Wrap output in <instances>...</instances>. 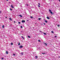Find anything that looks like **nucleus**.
<instances>
[{
  "label": "nucleus",
  "instance_id": "obj_3",
  "mask_svg": "<svg viewBox=\"0 0 60 60\" xmlns=\"http://www.w3.org/2000/svg\"><path fill=\"white\" fill-rule=\"evenodd\" d=\"M19 48H23V46L22 45H21L20 46H19Z\"/></svg>",
  "mask_w": 60,
  "mask_h": 60
},
{
  "label": "nucleus",
  "instance_id": "obj_44",
  "mask_svg": "<svg viewBox=\"0 0 60 60\" xmlns=\"http://www.w3.org/2000/svg\"><path fill=\"white\" fill-rule=\"evenodd\" d=\"M6 18H7V17H6Z\"/></svg>",
  "mask_w": 60,
  "mask_h": 60
},
{
  "label": "nucleus",
  "instance_id": "obj_39",
  "mask_svg": "<svg viewBox=\"0 0 60 60\" xmlns=\"http://www.w3.org/2000/svg\"><path fill=\"white\" fill-rule=\"evenodd\" d=\"M44 25H45V23H44Z\"/></svg>",
  "mask_w": 60,
  "mask_h": 60
},
{
  "label": "nucleus",
  "instance_id": "obj_32",
  "mask_svg": "<svg viewBox=\"0 0 60 60\" xmlns=\"http://www.w3.org/2000/svg\"><path fill=\"white\" fill-rule=\"evenodd\" d=\"M10 10L11 11H12V9H11V8L10 9Z\"/></svg>",
  "mask_w": 60,
  "mask_h": 60
},
{
  "label": "nucleus",
  "instance_id": "obj_7",
  "mask_svg": "<svg viewBox=\"0 0 60 60\" xmlns=\"http://www.w3.org/2000/svg\"><path fill=\"white\" fill-rule=\"evenodd\" d=\"M44 44H45V45H47V44L46 43L44 42Z\"/></svg>",
  "mask_w": 60,
  "mask_h": 60
},
{
  "label": "nucleus",
  "instance_id": "obj_42",
  "mask_svg": "<svg viewBox=\"0 0 60 60\" xmlns=\"http://www.w3.org/2000/svg\"><path fill=\"white\" fill-rule=\"evenodd\" d=\"M39 49H41V48H39Z\"/></svg>",
  "mask_w": 60,
  "mask_h": 60
},
{
  "label": "nucleus",
  "instance_id": "obj_19",
  "mask_svg": "<svg viewBox=\"0 0 60 60\" xmlns=\"http://www.w3.org/2000/svg\"><path fill=\"white\" fill-rule=\"evenodd\" d=\"M57 26H58V27H59V26H60V25H57Z\"/></svg>",
  "mask_w": 60,
  "mask_h": 60
},
{
  "label": "nucleus",
  "instance_id": "obj_37",
  "mask_svg": "<svg viewBox=\"0 0 60 60\" xmlns=\"http://www.w3.org/2000/svg\"><path fill=\"white\" fill-rule=\"evenodd\" d=\"M59 0V1L60 2V0Z\"/></svg>",
  "mask_w": 60,
  "mask_h": 60
},
{
  "label": "nucleus",
  "instance_id": "obj_16",
  "mask_svg": "<svg viewBox=\"0 0 60 60\" xmlns=\"http://www.w3.org/2000/svg\"><path fill=\"white\" fill-rule=\"evenodd\" d=\"M9 19H10V20H11L12 19H11V18H9Z\"/></svg>",
  "mask_w": 60,
  "mask_h": 60
},
{
  "label": "nucleus",
  "instance_id": "obj_17",
  "mask_svg": "<svg viewBox=\"0 0 60 60\" xmlns=\"http://www.w3.org/2000/svg\"><path fill=\"white\" fill-rule=\"evenodd\" d=\"M21 37L22 38V39H24V38H23V36H22Z\"/></svg>",
  "mask_w": 60,
  "mask_h": 60
},
{
  "label": "nucleus",
  "instance_id": "obj_31",
  "mask_svg": "<svg viewBox=\"0 0 60 60\" xmlns=\"http://www.w3.org/2000/svg\"><path fill=\"white\" fill-rule=\"evenodd\" d=\"M16 23V22L15 21H14V23Z\"/></svg>",
  "mask_w": 60,
  "mask_h": 60
},
{
  "label": "nucleus",
  "instance_id": "obj_13",
  "mask_svg": "<svg viewBox=\"0 0 60 60\" xmlns=\"http://www.w3.org/2000/svg\"><path fill=\"white\" fill-rule=\"evenodd\" d=\"M41 18H38V19L39 20H41Z\"/></svg>",
  "mask_w": 60,
  "mask_h": 60
},
{
  "label": "nucleus",
  "instance_id": "obj_24",
  "mask_svg": "<svg viewBox=\"0 0 60 60\" xmlns=\"http://www.w3.org/2000/svg\"><path fill=\"white\" fill-rule=\"evenodd\" d=\"M38 4H39V5H41L40 4V3H38Z\"/></svg>",
  "mask_w": 60,
  "mask_h": 60
},
{
  "label": "nucleus",
  "instance_id": "obj_22",
  "mask_svg": "<svg viewBox=\"0 0 60 60\" xmlns=\"http://www.w3.org/2000/svg\"><path fill=\"white\" fill-rule=\"evenodd\" d=\"M18 45H20V43H19L18 44Z\"/></svg>",
  "mask_w": 60,
  "mask_h": 60
},
{
  "label": "nucleus",
  "instance_id": "obj_27",
  "mask_svg": "<svg viewBox=\"0 0 60 60\" xmlns=\"http://www.w3.org/2000/svg\"><path fill=\"white\" fill-rule=\"evenodd\" d=\"M55 37L56 38V37H57V36H55Z\"/></svg>",
  "mask_w": 60,
  "mask_h": 60
},
{
  "label": "nucleus",
  "instance_id": "obj_9",
  "mask_svg": "<svg viewBox=\"0 0 60 60\" xmlns=\"http://www.w3.org/2000/svg\"><path fill=\"white\" fill-rule=\"evenodd\" d=\"M11 7H12V8H14V7H13V6H12V5H11Z\"/></svg>",
  "mask_w": 60,
  "mask_h": 60
},
{
  "label": "nucleus",
  "instance_id": "obj_11",
  "mask_svg": "<svg viewBox=\"0 0 60 60\" xmlns=\"http://www.w3.org/2000/svg\"><path fill=\"white\" fill-rule=\"evenodd\" d=\"M45 22H46V23H47L48 22V21L46 20H45Z\"/></svg>",
  "mask_w": 60,
  "mask_h": 60
},
{
  "label": "nucleus",
  "instance_id": "obj_15",
  "mask_svg": "<svg viewBox=\"0 0 60 60\" xmlns=\"http://www.w3.org/2000/svg\"><path fill=\"white\" fill-rule=\"evenodd\" d=\"M28 38H31L30 37V36H28Z\"/></svg>",
  "mask_w": 60,
  "mask_h": 60
},
{
  "label": "nucleus",
  "instance_id": "obj_46",
  "mask_svg": "<svg viewBox=\"0 0 60 60\" xmlns=\"http://www.w3.org/2000/svg\"><path fill=\"white\" fill-rule=\"evenodd\" d=\"M41 24V25H42V24Z\"/></svg>",
  "mask_w": 60,
  "mask_h": 60
},
{
  "label": "nucleus",
  "instance_id": "obj_21",
  "mask_svg": "<svg viewBox=\"0 0 60 60\" xmlns=\"http://www.w3.org/2000/svg\"><path fill=\"white\" fill-rule=\"evenodd\" d=\"M31 18V19H33V17L32 16H30Z\"/></svg>",
  "mask_w": 60,
  "mask_h": 60
},
{
  "label": "nucleus",
  "instance_id": "obj_4",
  "mask_svg": "<svg viewBox=\"0 0 60 60\" xmlns=\"http://www.w3.org/2000/svg\"><path fill=\"white\" fill-rule=\"evenodd\" d=\"M47 19H50V18L49 17H48V16H47Z\"/></svg>",
  "mask_w": 60,
  "mask_h": 60
},
{
  "label": "nucleus",
  "instance_id": "obj_6",
  "mask_svg": "<svg viewBox=\"0 0 60 60\" xmlns=\"http://www.w3.org/2000/svg\"><path fill=\"white\" fill-rule=\"evenodd\" d=\"M43 33L44 34V35H47V34L46 33L43 32Z\"/></svg>",
  "mask_w": 60,
  "mask_h": 60
},
{
  "label": "nucleus",
  "instance_id": "obj_25",
  "mask_svg": "<svg viewBox=\"0 0 60 60\" xmlns=\"http://www.w3.org/2000/svg\"><path fill=\"white\" fill-rule=\"evenodd\" d=\"M22 27H22V26H21V28H22Z\"/></svg>",
  "mask_w": 60,
  "mask_h": 60
},
{
  "label": "nucleus",
  "instance_id": "obj_36",
  "mask_svg": "<svg viewBox=\"0 0 60 60\" xmlns=\"http://www.w3.org/2000/svg\"><path fill=\"white\" fill-rule=\"evenodd\" d=\"M51 33H53V31H51Z\"/></svg>",
  "mask_w": 60,
  "mask_h": 60
},
{
  "label": "nucleus",
  "instance_id": "obj_45",
  "mask_svg": "<svg viewBox=\"0 0 60 60\" xmlns=\"http://www.w3.org/2000/svg\"><path fill=\"white\" fill-rule=\"evenodd\" d=\"M1 12V11H0V13Z\"/></svg>",
  "mask_w": 60,
  "mask_h": 60
},
{
  "label": "nucleus",
  "instance_id": "obj_34",
  "mask_svg": "<svg viewBox=\"0 0 60 60\" xmlns=\"http://www.w3.org/2000/svg\"><path fill=\"white\" fill-rule=\"evenodd\" d=\"M29 21V20H27V21Z\"/></svg>",
  "mask_w": 60,
  "mask_h": 60
},
{
  "label": "nucleus",
  "instance_id": "obj_33",
  "mask_svg": "<svg viewBox=\"0 0 60 60\" xmlns=\"http://www.w3.org/2000/svg\"><path fill=\"white\" fill-rule=\"evenodd\" d=\"M13 55L14 56H15V54H13Z\"/></svg>",
  "mask_w": 60,
  "mask_h": 60
},
{
  "label": "nucleus",
  "instance_id": "obj_14",
  "mask_svg": "<svg viewBox=\"0 0 60 60\" xmlns=\"http://www.w3.org/2000/svg\"><path fill=\"white\" fill-rule=\"evenodd\" d=\"M4 25H3L2 26V28H4Z\"/></svg>",
  "mask_w": 60,
  "mask_h": 60
},
{
  "label": "nucleus",
  "instance_id": "obj_20",
  "mask_svg": "<svg viewBox=\"0 0 60 60\" xmlns=\"http://www.w3.org/2000/svg\"><path fill=\"white\" fill-rule=\"evenodd\" d=\"M11 45H13V43H11Z\"/></svg>",
  "mask_w": 60,
  "mask_h": 60
},
{
  "label": "nucleus",
  "instance_id": "obj_10",
  "mask_svg": "<svg viewBox=\"0 0 60 60\" xmlns=\"http://www.w3.org/2000/svg\"><path fill=\"white\" fill-rule=\"evenodd\" d=\"M6 53L7 54H8V52L7 51H6Z\"/></svg>",
  "mask_w": 60,
  "mask_h": 60
},
{
  "label": "nucleus",
  "instance_id": "obj_8",
  "mask_svg": "<svg viewBox=\"0 0 60 60\" xmlns=\"http://www.w3.org/2000/svg\"><path fill=\"white\" fill-rule=\"evenodd\" d=\"M35 59H36V58H38V56H35Z\"/></svg>",
  "mask_w": 60,
  "mask_h": 60
},
{
  "label": "nucleus",
  "instance_id": "obj_40",
  "mask_svg": "<svg viewBox=\"0 0 60 60\" xmlns=\"http://www.w3.org/2000/svg\"><path fill=\"white\" fill-rule=\"evenodd\" d=\"M7 1H8V0H6Z\"/></svg>",
  "mask_w": 60,
  "mask_h": 60
},
{
  "label": "nucleus",
  "instance_id": "obj_29",
  "mask_svg": "<svg viewBox=\"0 0 60 60\" xmlns=\"http://www.w3.org/2000/svg\"><path fill=\"white\" fill-rule=\"evenodd\" d=\"M1 59H2V60H3L4 59V58H1Z\"/></svg>",
  "mask_w": 60,
  "mask_h": 60
},
{
  "label": "nucleus",
  "instance_id": "obj_18",
  "mask_svg": "<svg viewBox=\"0 0 60 60\" xmlns=\"http://www.w3.org/2000/svg\"><path fill=\"white\" fill-rule=\"evenodd\" d=\"M38 41H39V42H41V41H40V40H38Z\"/></svg>",
  "mask_w": 60,
  "mask_h": 60
},
{
  "label": "nucleus",
  "instance_id": "obj_47",
  "mask_svg": "<svg viewBox=\"0 0 60 60\" xmlns=\"http://www.w3.org/2000/svg\"><path fill=\"white\" fill-rule=\"evenodd\" d=\"M36 23H35V24H36Z\"/></svg>",
  "mask_w": 60,
  "mask_h": 60
},
{
  "label": "nucleus",
  "instance_id": "obj_35",
  "mask_svg": "<svg viewBox=\"0 0 60 60\" xmlns=\"http://www.w3.org/2000/svg\"><path fill=\"white\" fill-rule=\"evenodd\" d=\"M21 32H23V31H21Z\"/></svg>",
  "mask_w": 60,
  "mask_h": 60
},
{
  "label": "nucleus",
  "instance_id": "obj_38",
  "mask_svg": "<svg viewBox=\"0 0 60 60\" xmlns=\"http://www.w3.org/2000/svg\"><path fill=\"white\" fill-rule=\"evenodd\" d=\"M40 31L41 32V33H42V32H41V31Z\"/></svg>",
  "mask_w": 60,
  "mask_h": 60
},
{
  "label": "nucleus",
  "instance_id": "obj_5",
  "mask_svg": "<svg viewBox=\"0 0 60 60\" xmlns=\"http://www.w3.org/2000/svg\"><path fill=\"white\" fill-rule=\"evenodd\" d=\"M22 22H25V21L22 20Z\"/></svg>",
  "mask_w": 60,
  "mask_h": 60
},
{
  "label": "nucleus",
  "instance_id": "obj_1",
  "mask_svg": "<svg viewBox=\"0 0 60 60\" xmlns=\"http://www.w3.org/2000/svg\"><path fill=\"white\" fill-rule=\"evenodd\" d=\"M49 11L50 12V13L52 14H53V13H52V12L51 11V10L49 9Z\"/></svg>",
  "mask_w": 60,
  "mask_h": 60
},
{
  "label": "nucleus",
  "instance_id": "obj_23",
  "mask_svg": "<svg viewBox=\"0 0 60 60\" xmlns=\"http://www.w3.org/2000/svg\"><path fill=\"white\" fill-rule=\"evenodd\" d=\"M45 54V53H42V54Z\"/></svg>",
  "mask_w": 60,
  "mask_h": 60
},
{
  "label": "nucleus",
  "instance_id": "obj_41",
  "mask_svg": "<svg viewBox=\"0 0 60 60\" xmlns=\"http://www.w3.org/2000/svg\"><path fill=\"white\" fill-rule=\"evenodd\" d=\"M54 33V32H53V34Z\"/></svg>",
  "mask_w": 60,
  "mask_h": 60
},
{
  "label": "nucleus",
  "instance_id": "obj_43",
  "mask_svg": "<svg viewBox=\"0 0 60 60\" xmlns=\"http://www.w3.org/2000/svg\"><path fill=\"white\" fill-rule=\"evenodd\" d=\"M27 5V6H28V5Z\"/></svg>",
  "mask_w": 60,
  "mask_h": 60
},
{
  "label": "nucleus",
  "instance_id": "obj_28",
  "mask_svg": "<svg viewBox=\"0 0 60 60\" xmlns=\"http://www.w3.org/2000/svg\"><path fill=\"white\" fill-rule=\"evenodd\" d=\"M18 23L19 24H20V22H18Z\"/></svg>",
  "mask_w": 60,
  "mask_h": 60
},
{
  "label": "nucleus",
  "instance_id": "obj_2",
  "mask_svg": "<svg viewBox=\"0 0 60 60\" xmlns=\"http://www.w3.org/2000/svg\"><path fill=\"white\" fill-rule=\"evenodd\" d=\"M21 55H24V52H21Z\"/></svg>",
  "mask_w": 60,
  "mask_h": 60
},
{
  "label": "nucleus",
  "instance_id": "obj_30",
  "mask_svg": "<svg viewBox=\"0 0 60 60\" xmlns=\"http://www.w3.org/2000/svg\"><path fill=\"white\" fill-rule=\"evenodd\" d=\"M38 7H41V6H39V5H38Z\"/></svg>",
  "mask_w": 60,
  "mask_h": 60
},
{
  "label": "nucleus",
  "instance_id": "obj_26",
  "mask_svg": "<svg viewBox=\"0 0 60 60\" xmlns=\"http://www.w3.org/2000/svg\"><path fill=\"white\" fill-rule=\"evenodd\" d=\"M58 58H60V56H59L58 57Z\"/></svg>",
  "mask_w": 60,
  "mask_h": 60
},
{
  "label": "nucleus",
  "instance_id": "obj_12",
  "mask_svg": "<svg viewBox=\"0 0 60 60\" xmlns=\"http://www.w3.org/2000/svg\"><path fill=\"white\" fill-rule=\"evenodd\" d=\"M19 16L20 17H22V16L21 15H19Z\"/></svg>",
  "mask_w": 60,
  "mask_h": 60
}]
</instances>
